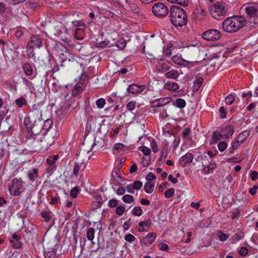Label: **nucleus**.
<instances>
[{
	"instance_id": "obj_44",
	"label": "nucleus",
	"mask_w": 258,
	"mask_h": 258,
	"mask_svg": "<svg viewBox=\"0 0 258 258\" xmlns=\"http://www.w3.org/2000/svg\"><path fill=\"white\" fill-rule=\"evenodd\" d=\"M56 167L48 165L46 169V172L47 175V177H49L52 175L53 172L56 169Z\"/></svg>"
},
{
	"instance_id": "obj_2",
	"label": "nucleus",
	"mask_w": 258,
	"mask_h": 258,
	"mask_svg": "<svg viewBox=\"0 0 258 258\" xmlns=\"http://www.w3.org/2000/svg\"><path fill=\"white\" fill-rule=\"evenodd\" d=\"M169 12L170 21L174 26L181 27L187 24V15L182 8L172 6Z\"/></svg>"
},
{
	"instance_id": "obj_48",
	"label": "nucleus",
	"mask_w": 258,
	"mask_h": 258,
	"mask_svg": "<svg viewBox=\"0 0 258 258\" xmlns=\"http://www.w3.org/2000/svg\"><path fill=\"white\" fill-rule=\"evenodd\" d=\"M227 147V144L226 142L222 141L218 144V149L220 152L224 151Z\"/></svg>"
},
{
	"instance_id": "obj_15",
	"label": "nucleus",
	"mask_w": 258,
	"mask_h": 258,
	"mask_svg": "<svg viewBox=\"0 0 258 258\" xmlns=\"http://www.w3.org/2000/svg\"><path fill=\"white\" fill-rule=\"evenodd\" d=\"M156 236V233H149L141 240V244L146 246L150 245L155 241Z\"/></svg>"
},
{
	"instance_id": "obj_19",
	"label": "nucleus",
	"mask_w": 258,
	"mask_h": 258,
	"mask_svg": "<svg viewBox=\"0 0 258 258\" xmlns=\"http://www.w3.org/2000/svg\"><path fill=\"white\" fill-rule=\"evenodd\" d=\"M86 167V165L83 162L81 163H75V165L73 169V174L76 176L77 177L78 175V173L80 171H83L84 170Z\"/></svg>"
},
{
	"instance_id": "obj_11",
	"label": "nucleus",
	"mask_w": 258,
	"mask_h": 258,
	"mask_svg": "<svg viewBox=\"0 0 258 258\" xmlns=\"http://www.w3.org/2000/svg\"><path fill=\"white\" fill-rule=\"evenodd\" d=\"M59 32V36L61 40L68 43L72 39V36L73 34L72 30L70 28L68 29L65 27L61 26L58 29Z\"/></svg>"
},
{
	"instance_id": "obj_21",
	"label": "nucleus",
	"mask_w": 258,
	"mask_h": 258,
	"mask_svg": "<svg viewBox=\"0 0 258 258\" xmlns=\"http://www.w3.org/2000/svg\"><path fill=\"white\" fill-rule=\"evenodd\" d=\"M43 123L42 124L43 126V133L42 135H45L46 134L47 132L51 128L52 125V120L50 119L46 118L43 120Z\"/></svg>"
},
{
	"instance_id": "obj_24",
	"label": "nucleus",
	"mask_w": 258,
	"mask_h": 258,
	"mask_svg": "<svg viewBox=\"0 0 258 258\" xmlns=\"http://www.w3.org/2000/svg\"><path fill=\"white\" fill-rule=\"evenodd\" d=\"M58 155H50L46 159V163L48 165H51L57 167L56 161L58 159Z\"/></svg>"
},
{
	"instance_id": "obj_8",
	"label": "nucleus",
	"mask_w": 258,
	"mask_h": 258,
	"mask_svg": "<svg viewBox=\"0 0 258 258\" xmlns=\"http://www.w3.org/2000/svg\"><path fill=\"white\" fill-rule=\"evenodd\" d=\"M168 7L163 3H157L152 7V12L154 15L163 18L168 13Z\"/></svg>"
},
{
	"instance_id": "obj_29",
	"label": "nucleus",
	"mask_w": 258,
	"mask_h": 258,
	"mask_svg": "<svg viewBox=\"0 0 258 258\" xmlns=\"http://www.w3.org/2000/svg\"><path fill=\"white\" fill-rule=\"evenodd\" d=\"M165 76L167 78L176 79L179 76V73L177 71L171 69L166 73Z\"/></svg>"
},
{
	"instance_id": "obj_6",
	"label": "nucleus",
	"mask_w": 258,
	"mask_h": 258,
	"mask_svg": "<svg viewBox=\"0 0 258 258\" xmlns=\"http://www.w3.org/2000/svg\"><path fill=\"white\" fill-rule=\"evenodd\" d=\"M240 10H244L247 17L253 18L252 21V23H258V4L249 3L244 5Z\"/></svg>"
},
{
	"instance_id": "obj_40",
	"label": "nucleus",
	"mask_w": 258,
	"mask_h": 258,
	"mask_svg": "<svg viewBox=\"0 0 258 258\" xmlns=\"http://www.w3.org/2000/svg\"><path fill=\"white\" fill-rule=\"evenodd\" d=\"M235 99V95L231 94L225 98V102L227 105H231L233 103Z\"/></svg>"
},
{
	"instance_id": "obj_62",
	"label": "nucleus",
	"mask_w": 258,
	"mask_h": 258,
	"mask_svg": "<svg viewBox=\"0 0 258 258\" xmlns=\"http://www.w3.org/2000/svg\"><path fill=\"white\" fill-rule=\"evenodd\" d=\"M229 236L227 234H226L223 232H220L219 235V238L220 241H224L228 238Z\"/></svg>"
},
{
	"instance_id": "obj_7",
	"label": "nucleus",
	"mask_w": 258,
	"mask_h": 258,
	"mask_svg": "<svg viewBox=\"0 0 258 258\" xmlns=\"http://www.w3.org/2000/svg\"><path fill=\"white\" fill-rule=\"evenodd\" d=\"M24 182L21 178H14L12 181V184L9 186V189L12 195L19 196L24 190Z\"/></svg>"
},
{
	"instance_id": "obj_26",
	"label": "nucleus",
	"mask_w": 258,
	"mask_h": 258,
	"mask_svg": "<svg viewBox=\"0 0 258 258\" xmlns=\"http://www.w3.org/2000/svg\"><path fill=\"white\" fill-rule=\"evenodd\" d=\"M171 64L169 62H163L160 64L159 71L161 73L168 72L171 69Z\"/></svg>"
},
{
	"instance_id": "obj_30",
	"label": "nucleus",
	"mask_w": 258,
	"mask_h": 258,
	"mask_svg": "<svg viewBox=\"0 0 258 258\" xmlns=\"http://www.w3.org/2000/svg\"><path fill=\"white\" fill-rule=\"evenodd\" d=\"M171 102L170 98H164L160 99L156 104L157 107H162Z\"/></svg>"
},
{
	"instance_id": "obj_1",
	"label": "nucleus",
	"mask_w": 258,
	"mask_h": 258,
	"mask_svg": "<svg viewBox=\"0 0 258 258\" xmlns=\"http://www.w3.org/2000/svg\"><path fill=\"white\" fill-rule=\"evenodd\" d=\"M43 123V120H37L34 122L24 121V124L30 134L27 135V138L30 140L33 139L36 142H42L44 140V142H46L47 138H44L43 140L42 139Z\"/></svg>"
},
{
	"instance_id": "obj_37",
	"label": "nucleus",
	"mask_w": 258,
	"mask_h": 258,
	"mask_svg": "<svg viewBox=\"0 0 258 258\" xmlns=\"http://www.w3.org/2000/svg\"><path fill=\"white\" fill-rule=\"evenodd\" d=\"M203 83V79L202 78L200 77L197 78L194 82V87L196 90H198L200 87L202 86Z\"/></svg>"
},
{
	"instance_id": "obj_54",
	"label": "nucleus",
	"mask_w": 258,
	"mask_h": 258,
	"mask_svg": "<svg viewBox=\"0 0 258 258\" xmlns=\"http://www.w3.org/2000/svg\"><path fill=\"white\" fill-rule=\"evenodd\" d=\"M78 28L75 31L84 30L86 28V25L84 22L82 21H78Z\"/></svg>"
},
{
	"instance_id": "obj_51",
	"label": "nucleus",
	"mask_w": 258,
	"mask_h": 258,
	"mask_svg": "<svg viewBox=\"0 0 258 258\" xmlns=\"http://www.w3.org/2000/svg\"><path fill=\"white\" fill-rule=\"evenodd\" d=\"M134 189L139 190L142 186L143 183L141 181H135L133 184H132Z\"/></svg>"
},
{
	"instance_id": "obj_25",
	"label": "nucleus",
	"mask_w": 258,
	"mask_h": 258,
	"mask_svg": "<svg viewBox=\"0 0 258 258\" xmlns=\"http://www.w3.org/2000/svg\"><path fill=\"white\" fill-rule=\"evenodd\" d=\"M82 83L79 82L75 85L72 91V95L74 96H77L82 92Z\"/></svg>"
},
{
	"instance_id": "obj_12",
	"label": "nucleus",
	"mask_w": 258,
	"mask_h": 258,
	"mask_svg": "<svg viewBox=\"0 0 258 258\" xmlns=\"http://www.w3.org/2000/svg\"><path fill=\"white\" fill-rule=\"evenodd\" d=\"M67 44L75 51H78L83 54L84 53V47L87 45L83 41L79 42L77 40L72 39Z\"/></svg>"
},
{
	"instance_id": "obj_34",
	"label": "nucleus",
	"mask_w": 258,
	"mask_h": 258,
	"mask_svg": "<svg viewBox=\"0 0 258 258\" xmlns=\"http://www.w3.org/2000/svg\"><path fill=\"white\" fill-rule=\"evenodd\" d=\"M34 47H31L29 45H28L27 47V53L28 54V57L30 58H33V59H35L36 56L35 55V53L33 51Z\"/></svg>"
},
{
	"instance_id": "obj_46",
	"label": "nucleus",
	"mask_w": 258,
	"mask_h": 258,
	"mask_svg": "<svg viewBox=\"0 0 258 258\" xmlns=\"http://www.w3.org/2000/svg\"><path fill=\"white\" fill-rule=\"evenodd\" d=\"M175 189L173 188H170L165 191V196L166 198H170L174 195Z\"/></svg>"
},
{
	"instance_id": "obj_64",
	"label": "nucleus",
	"mask_w": 258,
	"mask_h": 258,
	"mask_svg": "<svg viewBox=\"0 0 258 258\" xmlns=\"http://www.w3.org/2000/svg\"><path fill=\"white\" fill-rule=\"evenodd\" d=\"M247 252H248V250H247V248L245 247H243V246L241 247L239 251V253L241 256L246 255V254L247 253Z\"/></svg>"
},
{
	"instance_id": "obj_27",
	"label": "nucleus",
	"mask_w": 258,
	"mask_h": 258,
	"mask_svg": "<svg viewBox=\"0 0 258 258\" xmlns=\"http://www.w3.org/2000/svg\"><path fill=\"white\" fill-rule=\"evenodd\" d=\"M172 104L174 106L181 109L185 106L186 102L183 99L177 98L175 101H173Z\"/></svg>"
},
{
	"instance_id": "obj_47",
	"label": "nucleus",
	"mask_w": 258,
	"mask_h": 258,
	"mask_svg": "<svg viewBox=\"0 0 258 258\" xmlns=\"http://www.w3.org/2000/svg\"><path fill=\"white\" fill-rule=\"evenodd\" d=\"M116 46L120 49H123L126 46L125 40L123 39L119 40L116 42Z\"/></svg>"
},
{
	"instance_id": "obj_58",
	"label": "nucleus",
	"mask_w": 258,
	"mask_h": 258,
	"mask_svg": "<svg viewBox=\"0 0 258 258\" xmlns=\"http://www.w3.org/2000/svg\"><path fill=\"white\" fill-rule=\"evenodd\" d=\"M135 106H136V102L131 101L127 103V104L126 105V108L128 110L132 111L135 109Z\"/></svg>"
},
{
	"instance_id": "obj_55",
	"label": "nucleus",
	"mask_w": 258,
	"mask_h": 258,
	"mask_svg": "<svg viewBox=\"0 0 258 258\" xmlns=\"http://www.w3.org/2000/svg\"><path fill=\"white\" fill-rule=\"evenodd\" d=\"M118 204V200L116 199H112L108 202V206L111 208H114L117 207Z\"/></svg>"
},
{
	"instance_id": "obj_50",
	"label": "nucleus",
	"mask_w": 258,
	"mask_h": 258,
	"mask_svg": "<svg viewBox=\"0 0 258 258\" xmlns=\"http://www.w3.org/2000/svg\"><path fill=\"white\" fill-rule=\"evenodd\" d=\"M79 188L78 186H75L71 189L70 192V196L73 198L77 197L79 193Z\"/></svg>"
},
{
	"instance_id": "obj_57",
	"label": "nucleus",
	"mask_w": 258,
	"mask_h": 258,
	"mask_svg": "<svg viewBox=\"0 0 258 258\" xmlns=\"http://www.w3.org/2000/svg\"><path fill=\"white\" fill-rule=\"evenodd\" d=\"M140 150L142 151L143 154L146 156L150 155L151 153V149L147 147H140Z\"/></svg>"
},
{
	"instance_id": "obj_10",
	"label": "nucleus",
	"mask_w": 258,
	"mask_h": 258,
	"mask_svg": "<svg viewBox=\"0 0 258 258\" xmlns=\"http://www.w3.org/2000/svg\"><path fill=\"white\" fill-rule=\"evenodd\" d=\"M202 38L208 41H216L221 36V32L216 29H210L202 34Z\"/></svg>"
},
{
	"instance_id": "obj_59",
	"label": "nucleus",
	"mask_w": 258,
	"mask_h": 258,
	"mask_svg": "<svg viewBox=\"0 0 258 258\" xmlns=\"http://www.w3.org/2000/svg\"><path fill=\"white\" fill-rule=\"evenodd\" d=\"M191 132V129L189 127L185 128L182 133V137L183 138H187Z\"/></svg>"
},
{
	"instance_id": "obj_43",
	"label": "nucleus",
	"mask_w": 258,
	"mask_h": 258,
	"mask_svg": "<svg viewBox=\"0 0 258 258\" xmlns=\"http://www.w3.org/2000/svg\"><path fill=\"white\" fill-rule=\"evenodd\" d=\"M41 216L44 218L46 222H48L51 219L50 212L49 211H45L41 213Z\"/></svg>"
},
{
	"instance_id": "obj_16",
	"label": "nucleus",
	"mask_w": 258,
	"mask_h": 258,
	"mask_svg": "<svg viewBox=\"0 0 258 258\" xmlns=\"http://www.w3.org/2000/svg\"><path fill=\"white\" fill-rule=\"evenodd\" d=\"M234 127L232 125H227L222 128L221 135L225 139H228L229 137L232 136L234 133Z\"/></svg>"
},
{
	"instance_id": "obj_9",
	"label": "nucleus",
	"mask_w": 258,
	"mask_h": 258,
	"mask_svg": "<svg viewBox=\"0 0 258 258\" xmlns=\"http://www.w3.org/2000/svg\"><path fill=\"white\" fill-rule=\"evenodd\" d=\"M60 58L61 59V66H75L78 64V62L76 60V58L68 52L65 53H62Z\"/></svg>"
},
{
	"instance_id": "obj_61",
	"label": "nucleus",
	"mask_w": 258,
	"mask_h": 258,
	"mask_svg": "<svg viewBox=\"0 0 258 258\" xmlns=\"http://www.w3.org/2000/svg\"><path fill=\"white\" fill-rule=\"evenodd\" d=\"M124 239L127 242H132L136 239V238L133 235L128 234L125 236Z\"/></svg>"
},
{
	"instance_id": "obj_18",
	"label": "nucleus",
	"mask_w": 258,
	"mask_h": 258,
	"mask_svg": "<svg viewBox=\"0 0 258 258\" xmlns=\"http://www.w3.org/2000/svg\"><path fill=\"white\" fill-rule=\"evenodd\" d=\"M194 156L190 153H187L185 155L182 156L179 159V163L182 166H184L186 164L191 163L193 160Z\"/></svg>"
},
{
	"instance_id": "obj_28",
	"label": "nucleus",
	"mask_w": 258,
	"mask_h": 258,
	"mask_svg": "<svg viewBox=\"0 0 258 258\" xmlns=\"http://www.w3.org/2000/svg\"><path fill=\"white\" fill-rule=\"evenodd\" d=\"M164 88L169 90L176 91L178 89L179 85L176 83L168 82L165 84Z\"/></svg>"
},
{
	"instance_id": "obj_45",
	"label": "nucleus",
	"mask_w": 258,
	"mask_h": 258,
	"mask_svg": "<svg viewBox=\"0 0 258 258\" xmlns=\"http://www.w3.org/2000/svg\"><path fill=\"white\" fill-rule=\"evenodd\" d=\"M125 212V208L122 206H118L116 207L115 213L118 216H121Z\"/></svg>"
},
{
	"instance_id": "obj_52",
	"label": "nucleus",
	"mask_w": 258,
	"mask_h": 258,
	"mask_svg": "<svg viewBox=\"0 0 258 258\" xmlns=\"http://www.w3.org/2000/svg\"><path fill=\"white\" fill-rule=\"evenodd\" d=\"M182 59V58L178 55H174L171 58L172 61L178 65H180Z\"/></svg>"
},
{
	"instance_id": "obj_17",
	"label": "nucleus",
	"mask_w": 258,
	"mask_h": 258,
	"mask_svg": "<svg viewBox=\"0 0 258 258\" xmlns=\"http://www.w3.org/2000/svg\"><path fill=\"white\" fill-rule=\"evenodd\" d=\"M12 238L13 239H11L10 242L12 244L13 247L17 249L20 248L22 245L20 241L21 236L14 233L12 235Z\"/></svg>"
},
{
	"instance_id": "obj_3",
	"label": "nucleus",
	"mask_w": 258,
	"mask_h": 258,
	"mask_svg": "<svg viewBox=\"0 0 258 258\" xmlns=\"http://www.w3.org/2000/svg\"><path fill=\"white\" fill-rule=\"evenodd\" d=\"M245 19L242 16H234L226 19L223 22V30L229 33L237 31L245 25Z\"/></svg>"
},
{
	"instance_id": "obj_41",
	"label": "nucleus",
	"mask_w": 258,
	"mask_h": 258,
	"mask_svg": "<svg viewBox=\"0 0 258 258\" xmlns=\"http://www.w3.org/2000/svg\"><path fill=\"white\" fill-rule=\"evenodd\" d=\"M5 47H8V42L7 40L0 39V52H2L3 54H4Z\"/></svg>"
},
{
	"instance_id": "obj_4",
	"label": "nucleus",
	"mask_w": 258,
	"mask_h": 258,
	"mask_svg": "<svg viewBox=\"0 0 258 258\" xmlns=\"http://www.w3.org/2000/svg\"><path fill=\"white\" fill-rule=\"evenodd\" d=\"M209 11L211 16L218 20L224 18L228 13V9L225 3L222 2H217L209 6Z\"/></svg>"
},
{
	"instance_id": "obj_39",
	"label": "nucleus",
	"mask_w": 258,
	"mask_h": 258,
	"mask_svg": "<svg viewBox=\"0 0 258 258\" xmlns=\"http://www.w3.org/2000/svg\"><path fill=\"white\" fill-rule=\"evenodd\" d=\"M8 9L6 5L2 2L0 3V13L3 17L7 16V9Z\"/></svg>"
},
{
	"instance_id": "obj_63",
	"label": "nucleus",
	"mask_w": 258,
	"mask_h": 258,
	"mask_svg": "<svg viewBox=\"0 0 258 258\" xmlns=\"http://www.w3.org/2000/svg\"><path fill=\"white\" fill-rule=\"evenodd\" d=\"M95 202L97 203V205L96 206L100 207L103 203L101 196H97L95 197Z\"/></svg>"
},
{
	"instance_id": "obj_20",
	"label": "nucleus",
	"mask_w": 258,
	"mask_h": 258,
	"mask_svg": "<svg viewBox=\"0 0 258 258\" xmlns=\"http://www.w3.org/2000/svg\"><path fill=\"white\" fill-rule=\"evenodd\" d=\"M57 244L54 242H48L45 244L44 247V251L48 252H52L53 254H55L57 250Z\"/></svg>"
},
{
	"instance_id": "obj_38",
	"label": "nucleus",
	"mask_w": 258,
	"mask_h": 258,
	"mask_svg": "<svg viewBox=\"0 0 258 258\" xmlns=\"http://www.w3.org/2000/svg\"><path fill=\"white\" fill-rule=\"evenodd\" d=\"M15 102L19 107H22L23 105H25L27 104L25 99L23 97H20L17 99Z\"/></svg>"
},
{
	"instance_id": "obj_13",
	"label": "nucleus",
	"mask_w": 258,
	"mask_h": 258,
	"mask_svg": "<svg viewBox=\"0 0 258 258\" xmlns=\"http://www.w3.org/2000/svg\"><path fill=\"white\" fill-rule=\"evenodd\" d=\"M42 38L39 35H34L32 36L29 41L28 45L34 48H39L42 46Z\"/></svg>"
},
{
	"instance_id": "obj_33",
	"label": "nucleus",
	"mask_w": 258,
	"mask_h": 258,
	"mask_svg": "<svg viewBox=\"0 0 258 258\" xmlns=\"http://www.w3.org/2000/svg\"><path fill=\"white\" fill-rule=\"evenodd\" d=\"M132 213L136 216H140L143 213V211L141 207H135L132 211Z\"/></svg>"
},
{
	"instance_id": "obj_22",
	"label": "nucleus",
	"mask_w": 258,
	"mask_h": 258,
	"mask_svg": "<svg viewBox=\"0 0 258 258\" xmlns=\"http://www.w3.org/2000/svg\"><path fill=\"white\" fill-rule=\"evenodd\" d=\"M28 177L29 180L34 182L38 177V170L36 168H33L28 172Z\"/></svg>"
},
{
	"instance_id": "obj_60",
	"label": "nucleus",
	"mask_w": 258,
	"mask_h": 258,
	"mask_svg": "<svg viewBox=\"0 0 258 258\" xmlns=\"http://www.w3.org/2000/svg\"><path fill=\"white\" fill-rule=\"evenodd\" d=\"M156 176L152 172L148 173L146 176V180L149 182H151V181L156 179Z\"/></svg>"
},
{
	"instance_id": "obj_36",
	"label": "nucleus",
	"mask_w": 258,
	"mask_h": 258,
	"mask_svg": "<svg viewBox=\"0 0 258 258\" xmlns=\"http://www.w3.org/2000/svg\"><path fill=\"white\" fill-rule=\"evenodd\" d=\"M94 229L93 228H89L87 231V237L89 240L92 241L94 237Z\"/></svg>"
},
{
	"instance_id": "obj_49",
	"label": "nucleus",
	"mask_w": 258,
	"mask_h": 258,
	"mask_svg": "<svg viewBox=\"0 0 258 258\" xmlns=\"http://www.w3.org/2000/svg\"><path fill=\"white\" fill-rule=\"evenodd\" d=\"M96 104L98 108H102L105 104V100L103 98H100L96 100Z\"/></svg>"
},
{
	"instance_id": "obj_56",
	"label": "nucleus",
	"mask_w": 258,
	"mask_h": 258,
	"mask_svg": "<svg viewBox=\"0 0 258 258\" xmlns=\"http://www.w3.org/2000/svg\"><path fill=\"white\" fill-rule=\"evenodd\" d=\"M151 147L154 153H157L158 151V146L155 140L153 139L151 142Z\"/></svg>"
},
{
	"instance_id": "obj_14",
	"label": "nucleus",
	"mask_w": 258,
	"mask_h": 258,
	"mask_svg": "<svg viewBox=\"0 0 258 258\" xmlns=\"http://www.w3.org/2000/svg\"><path fill=\"white\" fill-rule=\"evenodd\" d=\"M146 88V86L144 85H138L136 84L130 85L127 89V91L130 94H137L143 92Z\"/></svg>"
},
{
	"instance_id": "obj_42",
	"label": "nucleus",
	"mask_w": 258,
	"mask_h": 258,
	"mask_svg": "<svg viewBox=\"0 0 258 258\" xmlns=\"http://www.w3.org/2000/svg\"><path fill=\"white\" fill-rule=\"evenodd\" d=\"M171 3H176L182 6H186L188 4V0H167Z\"/></svg>"
},
{
	"instance_id": "obj_53",
	"label": "nucleus",
	"mask_w": 258,
	"mask_h": 258,
	"mask_svg": "<svg viewBox=\"0 0 258 258\" xmlns=\"http://www.w3.org/2000/svg\"><path fill=\"white\" fill-rule=\"evenodd\" d=\"M220 116L221 118H225L226 117L227 111L226 109L223 106L219 108Z\"/></svg>"
},
{
	"instance_id": "obj_31",
	"label": "nucleus",
	"mask_w": 258,
	"mask_h": 258,
	"mask_svg": "<svg viewBox=\"0 0 258 258\" xmlns=\"http://www.w3.org/2000/svg\"><path fill=\"white\" fill-rule=\"evenodd\" d=\"M144 188L147 193L151 194L154 190V184L152 182H147L145 184Z\"/></svg>"
},
{
	"instance_id": "obj_35",
	"label": "nucleus",
	"mask_w": 258,
	"mask_h": 258,
	"mask_svg": "<svg viewBox=\"0 0 258 258\" xmlns=\"http://www.w3.org/2000/svg\"><path fill=\"white\" fill-rule=\"evenodd\" d=\"M122 200L125 203L130 204L134 201V198L131 195H125L122 197Z\"/></svg>"
},
{
	"instance_id": "obj_5",
	"label": "nucleus",
	"mask_w": 258,
	"mask_h": 258,
	"mask_svg": "<svg viewBox=\"0 0 258 258\" xmlns=\"http://www.w3.org/2000/svg\"><path fill=\"white\" fill-rule=\"evenodd\" d=\"M42 106L39 103H36L33 104L30 108L29 114L27 117L25 118L24 121L28 122L30 121H36L37 120H44L45 117L42 114Z\"/></svg>"
},
{
	"instance_id": "obj_32",
	"label": "nucleus",
	"mask_w": 258,
	"mask_h": 258,
	"mask_svg": "<svg viewBox=\"0 0 258 258\" xmlns=\"http://www.w3.org/2000/svg\"><path fill=\"white\" fill-rule=\"evenodd\" d=\"M248 135L249 134L247 131H244L238 135L236 140L238 141L240 143L242 144Z\"/></svg>"
},
{
	"instance_id": "obj_23",
	"label": "nucleus",
	"mask_w": 258,
	"mask_h": 258,
	"mask_svg": "<svg viewBox=\"0 0 258 258\" xmlns=\"http://www.w3.org/2000/svg\"><path fill=\"white\" fill-rule=\"evenodd\" d=\"M23 70L27 76H31L33 73L32 66L28 62L23 64L22 67Z\"/></svg>"
}]
</instances>
